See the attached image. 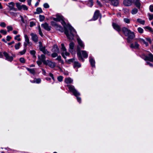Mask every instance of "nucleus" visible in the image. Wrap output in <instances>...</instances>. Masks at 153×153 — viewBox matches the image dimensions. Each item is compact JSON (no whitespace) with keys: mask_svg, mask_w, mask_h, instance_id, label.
Returning <instances> with one entry per match:
<instances>
[{"mask_svg":"<svg viewBox=\"0 0 153 153\" xmlns=\"http://www.w3.org/2000/svg\"><path fill=\"white\" fill-rule=\"evenodd\" d=\"M44 65H48L52 68H54L56 66V64L55 62H53L48 60H46V62Z\"/></svg>","mask_w":153,"mask_h":153,"instance_id":"9","label":"nucleus"},{"mask_svg":"<svg viewBox=\"0 0 153 153\" xmlns=\"http://www.w3.org/2000/svg\"><path fill=\"white\" fill-rule=\"evenodd\" d=\"M137 30L139 33H142L143 32V29L140 27L137 28Z\"/></svg>","mask_w":153,"mask_h":153,"instance_id":"39","label":"nucleus"},{"mask_svg":"<svg viewBox=\"0 0 153 153\" xmlns=\"http://www.w3.org/2000/svg\"><path fill=\"white\" fill-rule=\"evenodd\" d=\"M110 1L112 5L114 6H117L119 4L118 0H108Z\"/></svg>","mask_w":153,"mask_h":153,"instance_id":"22","label":"nucleus"},{"mask_svg":"<svg viewBox=\"0 0 153 153\" xmlns=\"http://www.w3.org/2000/svg\"><path fill=\"white\" fill-rule=\"evenodd\" d=\"M12 39V37L9 36H7V37L6 40L8 41H9Z\"/></svg>","mask_w":153,"mask_h":153,"instance_id":"63","label":"nucleus"},{"mask_svg":"<svg viewBox=\"0 0 153 153\" xmlns=\"http://www.w3.org/2000/svg\"><path fill=\"white\" fill-rule=\"evenodd\" d=\"M77 41L78 42L79 44L82 48H84V45L83 44L82 41L80 40L79 38H77Z\"/></svg>","mask_w":153,"mask_h":153,"instance_id":"27","label":"nucleus"},{"mask_svg":"<svg viewBox=\"0 0 153 153\" xmlns=\"http://www.w3.org/2000/svg\"><path fill=\"white\" fill-rule=\"evenodd\" d=\"M149 10L152 12H153V5H151L149 7Z\"/></svg>","mask_w":153,"mask_h":153,"instance_id":"62","label":"nucleus"},{"mask_svg":"<svg viewBox=\"0 0 153 153\" xmlns=\"http://www.w3.org/2000/svg\"><path fill=\"white\" fill-rule=\"evenodd\" d=\"M38 57L39 59L42 61L44 64L45 63L46 61L45 60L46 57L44 55L42 54L40 56H39Z\"/></svg>","mask_w":153,"mask_h":153,"instance_id":"17","label":"nucleus"},{"mask_svg":"<svg viewBox=\"0 0 153 153\" xmlns=\"http://www.w3.org/2000/svg\"><path fill=\"white\" fill-rule=\"evenodd\" d=\"M146 65H149L150 67H153V65L148 61L146 62Z\"/></svg>","mask_w":153,"mask_h":153,"instance_id":"64","label":"nucleus"},{"mask_svg":"<svg viewBox=\"0 0 153 153\" xmlns=\"http://www.w3.org/2000/svg\"><path fill=\"white\" fill-rule=\"evenodd\" d=\"M134 4L136 6L138 9H140L141 6L140 0H135Z\"/></svg>","mask_w":153,"mask_h":153,"instance_id":"24","label":"nucleus"},{"mask_svg":"<svg viewBox=\"0 0 153 153\" xmlns=\"http://www.w3.org/2000/svg\"><path fill=\"white\" fill-rule=\"evenodd\" d=\"M51 25L53 26L54 27H55L58 25L56 22L53 21H52L51 22Z\"/></svg>","mask_w":153,"mask_h":153,"instance_id":"47","label":"nucleus"},{"mask_svg":"<svg viewBox=\"0 0 153 153\" xmlns=\"http://www.w3.org/2000/svg\"><path fill=\"white\" fill-rule=\"evenodd\" d=\"M134 0H124L123 3L124 5L126 6H129L131 5Z\"/></svg>","mask_w":153,"mask_h":153,"instance_id":"10","label":"nucleus"},{"mask_svg":"<svg viewBox=\"0 0 153 153\" xmlns=\"http://www.w3.org/2000/svg\"><path fill=\"white\" fill-rule=\"evenodd\" d=\"M61 21V23L62 25L64 26L65 28H66L65 26L66 25V24L64 20V19H63V20H62Z\"/></svg>","mask_w":153,"mask_h":153,"instance_id":"48","label":"nucleus"},{"mask_svg":"<svg viewBox=\"0 0 153 153\" xmlns=\"http://www.w3.org/2000/svg\"><path fill=\"white\" fill-rule=\"evenodd\" d=\"M139 45L137 42H135L133 43H131L130 45V47L131 48L138 49Z\"/></svg>","mask_w":153,"mask_h":153,"instance_id":"14","label":"nucleus"},{"mask_svg":"<svg viewBox=\"0 0 153 153\" xmlns=\"http://www.w3.org/2000/svg\"><path fill=\"white\" fill-rule=\"evenodd\" d=\"M67 27L68 28L70 31V33L68 31L65 29V30L64 33L67 37L68 39L71 40L74 39V35L76 33V32L74 28L72 27L70 25L68 24Z\"/></svg>","mask_w":153,"mask_h":153,"instance_id":"1","label":"nucleus"},{"mask_svg":"<svg viewBox=\"0 0 153 153\" xmlns=\"http://www.w3.org/2000/svg\"><path fill=\"white\" fill-rule=\"evenodd\" d=\"M137 40L140 43L145 44L146 46H147L149 45L148 43L146 42L145 40L143 39L139 38Z\"/></svg>","mask_w":153,"mask_h":153,"instance_id":"20","label":"nucleus"},{"mask_svg":"<svg viewBox=\"0 0 153 153\" xmlns=\"http://www.w3.org/2000/svg\"><path fill=\"white\" fill-rule=\"evenodd\" d=\"M73 81V79L70 77L66 78L65 79V82L67 84L71 83Z\"/></svg>","mask_w":153,"mask_h":153,"instance_id":"25","label":"nucleus"},{"mask_svg":"<svg viewBox=\"0 0 153 153\" xmlns=\"http://www.w3.org/2000/svg\"><path fill=\"white\" fill-rule=\"evenodd\" d=\"M53 52L58 53L59 52V49L56 45H54L53 46V48L52 49Z\"/></svg>","mask_w":153,"mask_h":153,"instance_id":"23","label":"nucleus"},{"mask_svg":"<svg viewBox=\"0 0 153 153\" xmlns=\"http://www.w3.org/2000/svg\"><path fill=\"white\" fill-rule=\"evenodd\" d=\"M4 55L5 57V59L10 62H11L13 60V57L10 56L9 54L6 52H4Z\"/></svg>","mask_w":153,"mask_h":153,"instance_id":"8","label":"nucleus"},{"mask_svg":"<svg viewBox=\"0 0 153 153\" xmlns=\"http://www.w3.org/2000/svg\"><path fill=\"white\" fill-rule=\"evenodd\" d=\"M21 44V43L20 42H18V43L15 44V48L16 50H18L19 48L20 47Z\"/></svg>","mask_w":153,"mask_h":153,"instance_id":"33","label":"nucleus"},{"mask_svg":"<svg viewBox=\"0 0 153 153\" xmlns=\"http://www.w3.org/2000/svg\"><path fill=\"white\" fill-rule=\"evenodd\" d=\"M81 53L83 56L84 58H87L88 57V54L87 52L85 51H80V49L78 47L77 48V55L79 59L82 62L84 61V59L81 56Z\"/></svg>","mask_w":153,"mask_h":153,"instance_id":"3","label":"nucleus"},{"mask_svg":"<svg viewBox=\"0 0 153 153\" xmlns=\"http://www.w3.org/2000/svg\"><path fill=\"white\" fill-rule=\"evenodd\" d=\"M27 69L31 74L34 75L35 74V71L34 69L27 68Z\"/></svg>","mask_w":153,"mask_h":153,"instance_id":"31","label":"nucleus"},{"mask_svg":"<svg viewBox=\"0 0 153 153\" xmlns=\"http://www.w3.org/2000/svg\"><path fill=\"white\" fill-rule=\"evenodd\" d=\"M37 14H39L40 13H42V11L41 8L40 7H38L36 10Z\"/></svg>","mask_w":153,"mask_h":153,"instance_id":"36","label":"nucleus"},{"mask_svg":"<svg viewBox=\"0 0 153 153\" xmlns=\"http://www.w3.org/2000/svg\"><path fill=\"white\" fill-rule=\"evenodd\" d=\"M0 32L3 34L4 35H5L7 34V32L6 30H0Z\"/></svg>","mask_w":153,"mask_h":153,"instance_id":"51","label":"nucleus"},{"mask_svg":"<svg viewBox=\"0 0 153 153\" xmlns=\"http://www.w3.org/2000/svg\"><path fill=\"white\" fill-rule=\"evenodd\" d=\"M20 36V35H16L14 38V39L15 40H17L18 41H20L21 40V39L19 38Z\"/></svg>","mask_w":153,"mask_h":153,"instance_id":"44","label":"nucleus"},{"mask_svg":"<svg viewBox=\"0 0 153 153\" xmlns=\"http://www.w3.org/2000/svg\"><path fill=\"white\" fill-rule=\"evenodd\" d=\"M145 28L146 29L148 30H149V31H150L151 33H153V30L151 27H149L147 26L145 27Z\"/></svg>","mask_w":153,"mask_h":153,"instance_id":"45","label":"nucleus"},{"mask_svg":"<svg viewBox=\"0 0 153 153\" xmlns=\"http://www.w3.org/2000/svg\"><path fill=\"white\" fill-rule=\"evenodd\" d=\"M35 82H36L37 83H39L40 82L41 80L40 79L38 78V79H35Z\"/></svg>","mask_w":153,"mask_h":153,"instance_id":"55","label":"nucleus"},{"mask_svg":"<svg viewBox=\"0 0 153 153\" xmlns=\"http://www.w3.org/2000/svg\"><path fill=\"white\" fill-rule=\"evenodd\" d=\"M144 59L145 60H149L153 62V55L150 53L148 54V56H145Z\"/></svg>","mask_w":153,"mask_h":153,"instance_id":"13","label":"nucleus"},{"mask_svg":"<svg viewBox=\"0 0 153 153\" xmlns=\"http://www.w3.org/2000/svg\"><path fill=\"white\" fill-rule=\"evenodd\" d=\"M30 35L31 36L32 40L34 42L36 43L38 41V37L36 34L32 33L30 34Z\"/></svg>","mask_w":153,"mask_h":153,"instance_id":"12","label":"nucleus"},{"mask_svg":"<svg viewBox=\"0 0 153 153\" xmlns=\"http://www.w3.org/2000/svg\"><path fill=\"white\" fill-rule=\"evenodd\" d=\"M25 42L27 43L30 45V46H31L32 45V43L29 41V38L27 35H25L24 36Z\"/></svg>","mask_w":153,"mask_h":153,"instance_id":"21","label":"nucleus"},{"mask_svg":"<svg viewBox=\"0 0 153 153\" xmlns=\"http://www.w3.org/2000/svg\"><path fill=\"white\" fill-rule=\"evenodd\" d=\"M11 10H13L14 11H16L17 10V8H15L14 6H13L10 10V11Z\"/></svg>","mask_w":153,"mask_h":153,"instance_id":"59","label":"nucleus"},{"mask_svg":"<svg viewBox=\"0 0 153 153\" xmlns=\"http://www.w3.org/2000/svg\"><path fill=\"white\" fill-rule=\"evenodd\" d=\"M100 15L99 11L98 10H96L95 12L93 17L94 20H95L97 19Z\"/></svg>","mask_w":153,"mask_h":153,"instance_id":"19","label":"nucleus"},{"mask_svg":"<svg viewBox=\"0 0 153 153\" xmlns=\"http://www.w3.org/2000/svg\"><path fill=\"white\" fill-rule=\"evenodd\" d=\"M43 6L44 7H45V8H48L49 7V5L47 3H45L44 4H43Z\"/></svg>","mask_w":153,"mask_h":153,"instance_id":"54","label":"nucleus"},{"mask_svg":"<svg viewBox=\"0 0 153 153\" xmlns=\"http://www.w3.org/2000/svg\"><path fill=\"white\" fill-rule=\"evenodd\" d=\"M138 12V10L137 9L134 8L132 9L131 11V13L132 14H136Z\"/></svg>","mask_w":153,"mask_h":153,"instance_id":"35","label":"nucleus"},{"mask_svg":"<svg viewBox=\"0 0 153 153\" xmlns=\"http://www.w3.org/2000/svg\"><path fill=\"white\" fill-rule=\"evenodd\" d=\"M121 31L126 36H129L130 38H132L134 35H135L134 32L131 31L130 29L126 27H122Z\"/></svg>","mask_w":153,"mask_h":153,"instance_id":"2","label":"nucleus"},{"mask_svg":"<svg viewBox=\"0 0 153 153\" xmlns=\"http://www.w3.org/2000/svg\"><path fill=\"white\" fill-rule=\"evenodd\" d=\"M38 29H39V34L41 36H43V34L42 32L41 28L40 26H39V27Z\"/></svg>","mask_w":153,"mask_h":153,"instance_id":"50","label":"nucleus"},{"mask_svg":"<svg viewBox=\"0 0 153 153\" xmlns=\"http://www.w3.org/2000/svg\"><path fill=\"white\" fill-rule=\"evenodd\" d=\"M67 86L69 91L72 92L73 94L76 97H77L80 95V94L75 89L74 86L71 85H67Z\"/></svg>","mask_w":153,"mask_h":153,"instance_id":"4","label":"nucleus"},{"mask_svg":"<svg viewBox=\"0 0 153 153\" xmlns=\"http://www.w3.org/2000/svg\"><path fill=\"white\" fill-rule=\"evenodd\" d=\"M36 51L34 50H31L30 51V53L33 56V57L36 58V56L35 55Z\"/></svg>","mask_w":153,"mask_h":153,"instance_id":"34","label":"nucleus"},{"mask_svg":"<svg viewBox=\"0 0 153 153\" xmlns=\"http://www.w3.org/2000/svg\"><path fill=\"white\" fill-rule=\"evenodd\" d=\"M7 6L9 8V10H10L13 7L15 6V3L13 2H11L9 3L7 5Z\"/></svg>","mask_w":153,"mask_h":153,"instance_id":"29","label":"nucleus"},{"mask_svg":"<svg viewBox=\"0 0 153 153\" xmlns=\"http://www.w3.org/2000/svg\"><path fill=\"white\" fill-rule=\"evenodd\" d=\"M30 26L32 27L35 25V23L33 22H30Z\"/></svg>","mask_w":153,"mask_h":153,"instance_id":"57","label":"nucleus"},{"mask_svg":"<svg viewBox=\"0 0 153 153\" xmlns=\"http://www.w3.org/2000/svg\"><path fill=\"white\" fill-rule=\"evenodd\" d=\"M55 29L57 30L60 31L61 32H63V29L62 27L60 25H57L55 27Z\"/></svg>","mask_w":153,"mask_h":153,"instance_id":"28","label":"nucleus"},{"mask_svg":"<svg viewBox=\"0 0 153 153\" xmlns=\"http://www.w3.org/2000/svg\"><path fill=\"white\" fill-rule=\"evenodd\" d=\"M11 10H13L14 11H16L17 10V8H15L14 6H13L10 10V11Z\"/></svg>","mask_w":153,"mask_h":153,"instance_id":"60","label":"nucleus"},{"mask_svg":"<svg viewBox=\"0 0 153 153\" xmlns=\"http://www.w3.org/2000/svg\"><path fill=\"white\" fill-rule=\"evenodd\" d=\"M39 18L40 21L42 22L44 20L45 17L44 16L40 15L39 16Z\"/></svg>","mask_w":153,"mask_h":153,"instance_id":"37","label":"nucleus"},{"mask_svg":"<svg viewBox=\"0 0 153 153\" xmlns=\"http://www.w3.org/2000/svg\"><path fill=\"white\" fill-rule=\"evenodd\" d=\"M49 76L52 78L53 80L55 81V79L53 77V74H52L50 73L49 74Z\"/></svg>","mask_w":153,"mask_h":153,"instance_id":"61","label":"nucleus"},{"mask_svg":"<svg viewBox=\"0 0 153 153\" xmlns=\"http://www.w3.org/2000/svg\"><path fill=\"white\" fill-rule=\"evenodd\" d=\"M56 53V52H55L54 53H53L51 55L52 57L53 58H55L57 56V54Z\"/></svg>","mask_w":153,"mask_h":153,"instance_id":"56","label":"nucleus"},{"mask_svg":"<svg viewBox=\"0 0 153 153\" xmlns=\"http://www.w3.org/2000/svg\"><path fill=\"white\" fill-rule=\"evenodd\" d=\"M26 51V49L25 48L22 51L19 52V53L21 55H23L25 53Z\"/></svg>","mask_w":153,"mask_h":153,"instance_id":"38","label":"nucleus"},{"mask_svg":"<svg viewBox=\"0 0 153 153\" xmlns=\"http://www.w3.org/2000/svg\"><path fill=\"white\" fill-rule=\"evenodd\" d=\"M16 5L19 10H21L22 9L24 10H27L28 9V8L26 5L24 4L21 5L19 3H16Z\"/></svg>","mask_w":153,"mask_h":153,"instance_id":"7","label":"nucleus"},{"mask_svg":"<svg viewBox=\"0 0 153 153\" xmlns=\"http://www.w3.org/2000/svg\"><path fill=\"white\" fill-rule=\"evenodd\" d=\"M56 18H54L53 19L56 21H60L64 19V17L62 15L59 14H57L56 15Z\"/></svg>","mask_w":153,"mask_h":153,"instance_id":"15","label":"nucleus"},{"mask_svg":"<svg viewBox=\"0 0 153 153\" xmlns=\"http://www.w3.org/2000/svg\"><path fill=\"white\" fill-rule=\"evenodd\" d=\"M113 28L118 32L121 31L122 28L117 23H113L112 24Z\"/></svg>","mask_w":153,"mask_h":153,"instance_id":"11","label":"nucleus"},{"mask_svg":"<svg viewBox=\"0 0 153 153\" xmlns=\"http://www.w3.org/2000/svg\"><path fill=\"white\" fill-rule=\"evenodd\" d=\"M7 31L9 32L10 31H11L13 30V28L11 26H8L7 27Z\"/></svg>","mask_w":153,"mask_h":153,"instance_id":"41","label":"nucleus"},{"mask_svg":"<svg viewBox=\"0 0 153 153\" xmlns=\"http://www.w3.org/2000/svg\"><path fill=\"white\" fill-rule=\"evenodd\" d=\"M57 79L59 82H61L63 80V77L61 76H59L58 77Z\"/></svg>","mask_w":153,"mask_h":153,"instance_id":"43","label":"nucleus"},{"mask_svg":"<svg viewBox=\"0 0 153 153\" xmlns=\"http://www.w3.org/2000/svg\"><path fill=\"white\" fill-rule=\"evenodd\" d=\"M123 20L124 22L128 24L130 22V20L128 18H125Z\"/></svg>","mask_w":153,"mask_h":153,"instance_id":"42","label":"nucleus"},{"mask_svg":"<svg viewBox=\"0 0 153 153\" xmlns=\"http://www.w3.org/2000/svg\"><path fill=\"white\" fill-rule=\"evenodd\" d=\"M74 44L72 42H71L69 44V51L70 52H72L73 51V49L74 48Z\"/></svg>","mask_w":153,"mask_h":153,"instance_id":"26","label":"nucleus"},{"mask_svg":"<svg viewBox=\"0 0 153 153\" xmlns=\"http://www.w3.org/2000/svg\"><path fill=\"white\" fill-rule=\"evenodd\" d=\"M81 66V65L78 62H74V67L75 68L77 67L78 68H79Z\"/></svg>","mask_w":153,"mask_h":153,"instance_id":"30","label":"nucleus"},{"mask_svg":"<svg viewBox=\"0 0 153 153\" xmlns=\"http://www.w3.org/2000/svg\"><path fill=\"white\" fill-rule=\"evenodd\" d=\"M61 51H62V55L64 58L65 59L66 58L65 56H69V53L66 51V50L63 44H61Z\"/></svg>","mask_w":153,"mask_h":153,"instance_id":"6","label":"nucleus"},{"mask_svg":"<svg viewBox=\"0 0 153 153\" xmlns=\"http://www.w3.org/2000/svg\"><path fill=\"white\" fill-rule=\"evenodd\" d=\"M88 4H90V6L91 7L93 4V0H89Z\"/></svg>","mask_w":153,"mask_h":153,"instance_id":"52","label":"nucleus"},{"mask_svg":"<svg viewBox=\"0 0 153 153\" xmlns=\"http://www.w3.org/2000/svg\"><path fill=\"white\" fill-rule=\"evenodd\" d=\"M135 35H134V36L132 38H130L129 36H127L128 38L127 39V42L129 43H130L131 42V40L134 39L135 37Z\"/></svg>","mask_w":153,"mask_h":153,"instance_id":"40","label":"nucleus"},{"mask_svg":"<svg viewBox=\"0 0 153 153\" xmlns=\"http://www.w3.org/2000/svg\"><path fill=\"white\" fill-rule=\"evenodd\" d=\"M9 13L12 16H17L18 13H14L11 12H10Z\"/></svg>","mask_w":153,"mask_h":153,"instance_id":"46","label":"nucleus"},{"mask_svg":"<svg viewBox=\"0 0 153 153\" xmlns=\"http://www.w3.org/2000/svg\"><path fill=\"white\" fill-rule=\"evenodd\" d=\"M137 21L140 24L144 25L145 24V21L143 20H142L140 19H137Z\"/></svg>","mask_w":153,"mask_h":153,"instance_id":"32","label":"nucleus"},{"mask_svg":"<svg viewBox=\"0 0 153 153\" xmlns=\"http://www.w3.org/2000/svg\"><path fill=\"white\" fill-rule=\"evenodd\" d=\"M39 49L40 50L42 51L44 53L47 54L48 56H50L51 53L45 49V47L43 46L42 42H39Z\"/></svg>","mask_w":153,"mask_h":153,"instance_id":"5","label":"nucleus"},{"mask_svg":"<svg viewBox=\"0 0 153 153\" xmlns=\"http://www.w3.org/2000/svg\"><path fill=\"white\" fill-rule=\"evenodd\" d=\"M41 26L42 27H43L45 30L48 31H50L51 29V27L49 26L48 24L46 23L42 24L41 25Z\"/></svg>","mask_w":153,"mask_h":153,"instance_id":"16","label":"nucleus"},{"mask_svg":"<svg viewBox=\"0 0 153 153\" xmlns=\"http://www.w3.org/2000/svg\"><path fill=\"white\" fill-rule=\"evenodd\" d=\"M89 62L90 63V64L91 65V66L92 67H95V61L93 59V58L91 56H90L89 57Z\"/></svg>","mask_w":153,"mask_h":153,"instance_id":"18","label":"nucleus"},{"mask_svg":"<svg viewBox=\"0 0 153 153\" xmlns=\"http://www.w3.org/2000/svg\"><path fill=\"white\" fill-rule=\"evenodd\" d=\"M148 15L149 16V20H151L153 19V14H151L149 13Z\"/></svg>","mask_w":153,"mask_h":153,"instance_id":"49","label":"nucleus"},{"mask_svg":"<svg viewBox=\"0 0 153 153\" xmlns=\"http://www.w3.org/2000/svg\"><path fill=\"white\" fill-rule=\"evenodd\" d=\"M20 61L22 63H24L25 62V59L23 58H21L20 59Z\"/></svg>","mask_w":153,"mask_h":153,"instance_id":"58","label":"nucleus"},{"mask_svg":"<svg viewBox=\"0 0 153 153\" xmlns=\"http://www.w3.org/2000/svg\"><path fill=\"white\" fill-rule=\"evenodd\" d=\"M0 26L2 27H6V25L4 22H1L0 24Z\"/></svg>","mask_w":153,"mask_h":153,"instance_id":"53","label":"nucleus"}]
</instances>
